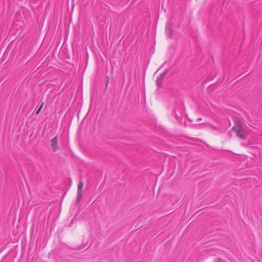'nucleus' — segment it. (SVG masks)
I'll return each mask as SVG.
<instances>
[{"label":"nucleus","mask_w":262,"mask_h":262,"mask_svg":"<svg viewBox=\"0 0 262 262\" xmlns=\"http://www.w3.org/2000/svg\"><path fill=\"white\" fill-rule=\"evenodd\" d=\"M83 186V183L82 182V181H80L78 185L77 195V199H76L77 203H78L80 201V200L82 197V191Z\"/></svg>","instance_id":"f03ea898"},{"label":"nucleus","mask_w":262,"mask_h":262,"mask_svg":"<svg viewBox=\"0 0 262 262\" xmlns=\"http://www.w3.org/2000/svg\"><path fill=\"white\" fill-rule=\"evenodd\" d=\"M167 70H165L164 72H163L160 76L156 80V85L159 88H161L162 86V82L164 79L165 76L167 73Z\"/></svg>","instance_id":"20e7f679"},{"label":"nucleus","mask_w":262,"mask_h":262,"mask_svg":"<svg viewBox=\"0 0 262 262\" xmlns=\"http://www.w3.org/2000/svg\"><path fill=\"white\" fill-rule=\"evenodd\" d=\"M174 112L175 113V115L176 116V119H177V117H179V116L178 114L176 113L175 110H174Z\"/></svg>","instance_id":"6e6552de"},{"label":"nucleus","mask_w":262,"mask_h":262,"mask_svg":"<svg viewBox=\"0 0 262 262\" xmlns=\"http://www.w3.org/2000/svg\"><path fill=\"white\" fill-rule=\"evenodd\" d=\"M43 104H44V102H42V104H41V105L40 106V107H39V108L37 110V111L36 112V115H38L40 113V112L41 111V110L43 107Z\"/></svg>","instance_id":"423d86ee"},{"label":"nucleus","mask_w":262,"mask_h":262,"mask_svg":"<svg viewBox=\"0 0 262 262\" xmlns=\"http://www.w3.org/2000/svg\"><path fill=\"white\" fill-rule=\"evenodd\" d=\"M51 146L53 150L55 152L59 148L58 146V138L57 136H56L51 140Z\"/></svg>","instance_id":"39448f33"},{"label":"nucleus","mask_w":262,"mask_h":262,"mask_svg":"<svg viewBox=\"0 0 262 262\" xmlns=\"http://www.w3.org/2000/svg\"><path fill=\"white\" fill-rule=\"evenodd\" d=\"M108 83H109V77H108V76H106V78H105V84H106L105 90L106 89V88L107 87Z\"/></svg>","instance_id":"0eeeda50"},{"label":"nucleus","mask_w":262,"mask_h":262,"mask_svg":"<svg viewBox=\"0 0 262 262\" xmlns=\"http://www.w3.org/2000/svg\"><path fill=\"white\" fill-rule=\"evenodd\" d=\"M231 130L235 132L236 136L242 140H245L247 137V131L243 126L239 119H234V125Z\"/></svg>","instance_id":"f257e3e1"},{"label":"nucleus","mask_w":262,"mask_h":262,"mask_svg":"<svg viewBox=\"0 0 262 262\" xmlns=\"http://www.w3.org/2000/svg\"><path fill=\"white\" fill-rule=\"evenodd\" d=\"M165 32L166 34L169 37L171 38L172 36V28L171 23L169 21L167 22L165 26Z\"/></svg>","instance_id":"7ed1b4c3"},{"label":"nucleus","mask_w":262,"mask_h":262,"mask_svg":"<svg viewBox=\"0 0 262 262\" xmlns=\"http://www.w3.org/2000/svg\"><path fill=\"white\" fill-rule=\"evenodd\" d=\"M211 127H212V128L213 129H217V128H216L215 126H213V125H211Z\"/></svg>","instance_id":"1a4fd4ad"}]
</instances>
